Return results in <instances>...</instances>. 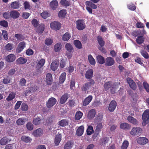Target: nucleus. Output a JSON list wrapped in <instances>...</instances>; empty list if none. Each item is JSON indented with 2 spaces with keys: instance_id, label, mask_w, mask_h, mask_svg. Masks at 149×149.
<instances>
[{
  "instance_id": "nucleus-1",
  "label": "nucleus",
  "mask_w": 149,
  "mask_h": 149,
  "mask_svg": "<svg viewBox=\"0 0 149 149\" xmlns=\"http://www.w3.org/2000/svg\"><path fill=\"white\" fill-rule=\"evenodd\" d=\"M118 84L116 83H113L112 81H110L105 82L104 85L105 90L107 91L110 88V92L112 94L115 93L116 89L118 88Z\"/></svg>"
},
{
  "instance_id": "nucleus-2",
  "label": "nucleus",
  "mask_w": 149,
  "mask_h": 149,
  "mask_svg": "<svg viewBox=\"0 0 149 149\" xmlns=\"http://www.w3.org/2000/svg\"><path fill=\"white\" fill-rule=\"evenodd\" d=\"M88 81V82L83 84L81 87V89L83 91L86 92V91L89 90L95 83L94 80H91Z\"/></svg>"
},
{
  "instance_id": "nucleus-3",
  "label": "nucleus",
  "mask_w": 149,
  "mask_h": 149,
  "mask_svg": "<svg viewBox=\"0 0 149 149\" xmlns=\"http://www.w3.org/2000/svg\"><path fill=\"white\" fill-rule=\"evenodd\" d=\"M76 28L79 31L84 29L86 27L85 22L83 19H78L76 22Z\"/></svg>"
},
{
  "instance_id": "nucleus-4",
  "label": "nucleus",
  "mask_w": 149,
  "mask_h": 149,
  "mask_svg": "<svg viewBox=\"0 0 149 149\" xmlns=\"http://www.w3.org/2000/svg\"><path fill=\"white\" fill-rule=\"evenodd\" d=\"M143 86L142 85L141 83L139 82L137 83L138 87L139 90L141 91H142L144 90V88L145 89L146 91L149 93V85L146 82L144 81L143 83Z\"/></svg>"
},
{
  "instance_id": "nucleus-5",
  "label": "nucleus",
  "mask_w": 149,
  "mask_h": 149,
  "mask_svg": "<svg viewBox=\"0 0 149 149\" xmlns=\"http://www.w3.org/2000/svg\"><path fill=\"white\" fill-rule=\"evenodd\" d=\"M142 129L139 127H133L130 131V134L133 136L137 135L140 134L142 132Z\"/></svg>"
},
{
  "instance_id": "nucleus-6",
  "label": "nucleus",
  "mask_w": 149,
  "mask_h": 149,
  "mask_svg": "<svg viewBox=\"0 0 149 149\" xmlns=\"http://www.w3.org/2000/svg\"><path fill=\"white\" fill-rule=\"evenodd\" d=\"M45 62V60L43 58L41 59L38 61L36 67V74H38L40 72V69H41L42 67L44 65Z\"/></svg>"
},
{
  "instance_id": "nucleus-7",
  "label": "nucleus",
  "mask_w": 149,
  "mask_h": 149,
  "mask_svg": "<svg viewBox=\"0 0 149 149\" xmlns=\"http://www.w3.org/2000/svg\"><path fill=\"white\" fill-rule=\"evenodd\" d=\"M61 24L57 21H54L50 23L51 28L56 31L59 30L61 28Z\"/></svg>"
},
{
  "instance_id": "nucleus-8",
  "label": "nucleus",
  "mask_w": 149,
  "mask_h": 149,
  "mask_svg": "<svg viewBox=\"0 0 149 149\" xmlns=\"http://www.w3.org/2000/svg\"><path fill=\"white\" fill-rule=\"evenodd\" d=\"M66 49L68 51L69 53L67 54L68 58V59L71 58V53L73 51V48L72 45L70 43H67L65 46Z\"/></svg>"
},
{
  "instance_id": "nucleus-9",
  "label": "nucleus",
  "mask_w": 149,
  "mask_h": 149,
  "mask_svg": "<svg viewBox=\"0 0 149 149\" xmlns=\"http://www.w3.org/2000/svg\"><path fill=\"white\" fill-rule=\"evenodd\" d=\"M57 102L56 99L53 97L49 98L46 103V105L48 108H51L54 106Z\"/></svg>"
},
{
  "instance_id": "nucleus-10",
  "label": "nucleus",
  "mask_w": 149,
  "mask_h": 149,
  "mask_svg": "<svg viewBox=\"0 0 149 149\" xmlns=\"http://www.w3.org/2000/svg\"><path fill=\"white\" fill-rule=\"evenodd\" d=\"M105 63L106 66H111L115 63V61L112 57H107L105 60Z\"/></svg>"
},
{
  "instance_id": "nucleus-11",
  "label": "nucleus",
  "mask_w": 149,
  "mask_h": 149,
  "mask_svg": "<svg viewBox=\"0 0 149 149\" xmlns=\"http://www.w3.org/2000/svg\"><path fill=\"white\" fill-rule=\"evenodd\" d=\"M93 75V70L92 69H90L86 72L85 74V77L86 79H88V81L91 80H93L92 79Z\"/></svg>"
},
{
  "instance_id": "nucleus-12",
  "label": "nucleus",
  "mask_w": 149,
  "mask_h": 149,
  "mask_svg": "<svg viewBox=\"0 0 149 149\" xmlns=\"http://www.w3.org/2000/svg\"><path fill=\"white\" fill-rule=\"evenodd\" d=\"M127 81L130 87L133 90H135L136 89L137 86L135 82L129 77L127 79Z\"/></svg>"
},
{
  "instance_id": "nucleus-13",
  "label": "nucleus",
  "mask_w": 149,
  "mask_h": 149,
  "mask_svg": "<svg viewBox=\"0 0 149 149\" xmlns=\"http://www.w3.org/2000/svg\"><path fill=\"white\" fill-rule=\"evenodd\" d=\"M26 47V43L24 41L20 42L16 48V52L18 53H20Z\"/></svg>"
},
{
  "instance_id": "nucleus-14",
  "label": "nucleus",
  "mask_w": 149,
  "mask_h": 149,
  "mask_svg": "<svg viewBox=\"0 0 149 149\" xmlns=\"http://www.w3.org/2000/svg\"><path fill=\"white\" fill-rule=\"evenodd\" d=\"M117 103L115 100H113L111 101L109 104L108 109L109 111L112 112L114 111L116 106Z\"/></svg>"
},
{
  "instance_id": "nucleus-15",
  "label": "nucleus",
  "mask_w": 149,
  "mask_h": 149,
  "mask_svg": "<svg viewBox=\"0 0 149 149\" xmlns=\"http://www.w3.org/2000/svg\"><path fill=\"white\" fill-rule=\"evenodd\" d=\"M11 139L8 136H5L0 140V145L4 146L6 145L8 142L10 141Z\"/></svg>"
},
{
  "instance_id": "nucleus-16",
  "label": "nucleus",
  "mask_w": 149,
  "mask_h": 149,
  "mask_svg": "<svg viewBox=\"0 0 149 149\" xmlns=\"http://www.w3.org/2000/svg\"><path fill=\"white\" fill-rule=\"evenodd\" d=\"M16 58L15 55L13 54H11L8 55L6 58V61L8 62H12L15 61Z\"/></svg>"
},
{
  "instance_id": "nucleus-17",
  "label": "nucleus",
  "mask_w": 149,
  "mask_h": 149,
  "mask_svg": "<svg viewBox=\"0 0 149 149\" xmlns=\"http://www.w3.org/2000/svg\"><path fill=\"white\" fill-rule=\"evenodd\" d=\"M59 62L57 60H54L52 62L51 64V68L53 71H55L57 69Z\"/></svg>"
},
{
  "instance_id": "nucleus-18",
  "label": "nucleus",
  "mask_w": 149,
  "mask_h": 149,
  "mask_svg": "<svg viewBox=\"0 0 149 149\" xmlns=\"http://www.w3.org/2000/svg\"><path fill=\"white\" fill-rule=\"evenodd\" d=\"M138 143L141 145H144L148 142V140L146 137H140L137 139Z\"/></svg>"
},
{
  "instance_id": "nucleus-19",
  "label": "nucleus",
  "mask_w": 149,
  "mask_h": 149,
  "mask_svg": "<svg viewBox=\"0 0 149 149\" xmlns=\"http://www.w3.org/2000/svg\"><path fill=\"white\" fill-rule=\"evenodd\" d=\"M53 81L52 75L50 73L47 74L46 78V82L48 85H51Z\"/></svg>"
},
{
  "instance_id": "nucleus-20",
  "label": "nucleus",
  "mask_w": 149,
  "mask_h": 149,
  "mask_svg": "<svg viewBox=\"0 0 149 149\" xmlns=\"http://www.w3.org/2000/svg\"><path fill=\"white\" fill-rule=\"evenodd\" d=\"M127 119L130 123L134 125H137L139 124L138 121L136 118L132 116H128Z\"/></svg>"
},
{
  "instance_id": "nucleus-21",
  "label": "nucleus",
  "mask_w": 149,
  "mask_h": 149,
  "mask_svg": "<svg viewBox=\"0 0 149 149\" xmlns=\"http://www.w3.org/2000/svg\"><path fill=\"white\" fill-rule=\"evenodd\" d=\"M58 6V2L56 0H53L50 2L49 6L53 10H56Z\"/></svg>"
},
{
  "instance_id": "nucleus-22",
  "label": "nucleus",
  "mask_w": 149,
  "mask_h": 149,
  "mask_svg": "<svg viewBox=\"0 0 149 149\" xmlns=\"http://www.w3.org/2000/svg\"><path fill=\"white\" fill-rule=\"evenodd\" d=\"M93 99V97L91 95L88 96L84 100L83 102V105L85 106L88 105L91 101Z\"/></svg>"
},
{
  "instance_id": "nucleus-23",
  "label": "nucleus",
  "mask_w": 149,
  "mask_h": 149,
  "mask_svg": "<svg viewBox=\"0 0 149 149\" xmlns=\"http://www.w3.org/2000/svg\"><path fill=\"white\" fill-rule=\"evenodd\" d=\"M96 113V111L95 109H91L88 111V118L89 119H93L95 117Z\"/></svg>"
},
{
  "instance_id": "nucleus-24",
  "label": "nucleus",
  "mask_w": 149,
  "mask_h": 149,
  "mask_svg": "<svg viewBox=\"0 0 149 149\" xmlns=\"http://www.w3.org/2000/svg\"><path fill=\"white\" fill-rule=\"evenodd\" d=\"M74 144V142L72 141H69L65 144L64 149H71Z\"/></svg>"
},
{
  "instance_id": "nucleus-25",
  "label": "nucleus",
  "mask_w": 149,
  "mask_h": 149,
  "mask_svg": "<svg viewBox=\"0 0 149 149\" xmlns=\"http://www.w3.org/2000/svg\"><path fill=\"white\" fill-rule=\"evenodd\" d=\"M11 18L15 19L18 18L19 15L20 13L16 10H13L10 11Z\"/></svg>"
},
{
  "instance_id": "nucleus-26",
  "label": "nucleus",
  "mask_w": 149,
  "mask_h": 149,
  "mask_svg": "<svg viewBox=\"0 0 149 149\" xmlns=\"http://www.w3.org/2000/svg\"><path fill=\"white\" fill-rule=\"evenodd\" d=\"M84 127L81 125L78 127L76 131V134L78 136H81L84 133Z\"/></svg>"
},
{
  "instance_id": "nucleus-27",
  "label": "nucleus",
  "mask_w": 149,
  "mask_h": 149,
  "mask_svg": "<svg viewBox=\"0 0 149 149\" xmlns=\"http://www.w3.org/2000/svg\"><path fill=\"white\" fill-rule=\"evenodd\" d=\"M68 93H64V94L62 96L60 99V103L62 104L65 103L68 98Z\"/></svg>"
},
{
  "instance_id": "nucleus-28",
  "label": "nucleus",
  "mask_w": 149,
  "mask_h": 149,
  "mask_svg": "<svg viewBox=\"0 0 149 149\" xmlns=\"http://www.w3.org/2000/svg\"><path fill=\"white\" fill-rule=\"evenodd\" d=\"M33 123L35 125H39L42 123L41 118L38 116L34 118L33 121Z\"/></svg>"
},
{
  "instance_id": "nucleus-29",
  "label": "nucleus",
  "mask_w": 149,
  "mask_h": 149,
  "mask_svg": "<svg viewBox=\"0 0 149 149\" xmlns=\"http://www.w3.org/2000/svg\"><path fill=\"white\" fill-rule=\"evenodd\" d=\"M130 127V125L126 123H121L120 125V128L124 130H129Z\"/></svg>"
},
{
  "instance_id": "nucleus-30",
  "label": "nucleus",
  "mask_w": 149,
  "mask_h": 149,
  "mask_svg": "<svg viewBox=\"0 0 149 149\" xmlns=\"http://www.w3.org/2000/svg\"><path fill=\"white\" fill-rule=\"evenodd\" d=\"M143 120H149V109L146 110L143 113L142 116Z\"/></svg>"
},
{
  "instance_id": "nucleus-31",
  "label": "nucleus",
  "mask_w": 149,
  "mask_h": 149,
  "mask_svg": "<svg viewBox=\"0 0 149 149\" xmlns=\"http://www.w3.org/2000/svg\"><path fill=\"white\" fill-rule=\"evenodd\" d=\"M43 133V131L41 128H38L33 131V135L36 137H38L41 135Z\"/></svg>"
},
{
  "instance_id": "nucleus-32",
  "label": "nucleus",
  "mask_w": 149,
  "mask_h": 149,
  "mask_svg": "<svg viewBox=\"0 0 149 149\" xmlns=\"http://www.w3.org/2000/svg\"><path fill=\"white\" fill-rule=\"evenodd\" d=\"M11 8L13 9H17L20 7V4L18 1H16L12 2L10 5Z\"/></svg>"
},
{
  "instance_id": "nucleus-33",
  "label": "nucleus",
  "mask_w": 149,
  "mask_h": 149,
  "mask_svg": "<svg viewBox=\"0 0 149 149\" xmlns=\"http://www.w3.org/2000/svg\"><path fill=\"white\" fill-rule=\"evenodd\" d=\"M27 61L26 59L22 57H20L17 60L16 62L17 64L20 65L26 63Z\"/></svg>"
},
{
  "instance_id": "nucleus-34",
  "label": "nucleus",
  "mask_w": 149,
  "mask_h": 149,
  "mask_svg": "<svg viewBox=\"0 0 149 149\" xmlns=\"http://www.w3.org/2000/svg\"><path fill=\"white\" fill-rule=\"evenodd\" d=\"M96 58L97 62L99 63L102 64L105 63L104 58L102 56L99 55L97 56Z\"/></svg>"
},
{
  "instance_id": "nucleus-35",
  "label": "nucleus",
  "mask_w": 149,
  "mask_h": 149,
  "mask_svg": "<svg viewBox=\"0 0 149 149\" xmlns=\"http://www.w3.org/2000/svg\"><path fill=\"white\" fill-rule=\"evenodd\" d=\"M94 3H93L91 1H86L85 3L86 5L88 6H89V7H91V8L93 9H96L97 8V6Z\"/></svg>"
},
{
  "instance_id": "nucleus-36",
  "label": "nucleus",
  "mask_w": 149,
  "mask_h": 149,
  "mask_svg": "<svg viewBox=\"0 0 149 149\" xmlns=\"http://www.w3.org/2000/svg\"><path fill=\"white\" fill-rule=\"evenodd\" d=\"M94 3H93L91 1H86L85 3L86 5L88 6H89V7H91V8L93 9H96L97 8V6Z\"/></svg>"
},
{
  "instance_id": "nucleus-37",
  "label": "nucleus",
  "mask_w": 149,
  "mask_h": 149,
  "mask_svg": "<svg viewBox=\"0 0 149 149\" xmlns=\"http://www.w3.org/2000/svg\"><path fill=\"white\" fill-rule=\"evenodd\" d=\"M94 3H93L91 1H86L85 3L86 5L88 6H89V7H91V8L93 9H96L97 8V6Z\"/></svg>"
},
{
  "instance_id": "nucleus-38",
  "label": "nucleus",
  "mask_w": 149,
  "mask_h": 149,
  "mask_svg": "<svg viewBox=\"0 0 149 149\" xmlns=\"http://www.w3.org/2000/svg\"><path fill=\"white\" fill-rule=\"evenodd\" d=\"M97 39L100 46H104L105 42L101 36H98L97 38Z\"/></svg>"
},
{
  "instance_id": "nucleus-39",
  "label": "nucleus",
  "mask_w": 149,
  "mask_h": 149,
  "mask_svg": "<svg viewBox=\"0 0 149 149\" xmlns=\"http://www.w3.org/2000/svg\"><path fill=\"white\" fill-rule=\"evenodd\" d=\"M61 139V134H57L55 138L54 142L56 146H58L60 143Z\"/></svg>"
},
{
  "instance_id": "nucleus-40",
  "label": "nucleus",
  "mask_w": 149,
  "mask_h": 149,
  "mask_svg": "<svg viewBox=\"0 0 149 149\" xmlns=\"http://www.w3.org/2000/svg\"><path fill=\"white\" fill-rule=\"evenodd\" d=\"M109 140V137L107 136L103 137L100 140L101 144L102 145H105L108 143Z\"/></svg>"
},
{
  "instance_id": "nucleus-41",
  "label": "nucleus",
  "mask_w": 149,
  "mask_h": 149,
  "mask_svg": "<svg viewBox=\"0 0 149 149\" xmlns=\"http://www.w3.org/2000/svg\"><path fill=\"white\" fill-rule=\"evenodd\" d=\"M66 73L65 72L62 73L59 79V83L63 84L65 81L66 78Z\"/></svg>"
},
{
  "instance_id": "nucleus-42",
  "label": "nucleus",
  "mask_w": 149,
  "mask_h": 149,
  "mask_svg": "<svg viewBox=\"0 0 149 149\" xmlns=\"http://www.w3.org/2000/svg\"><path fill=\"white\" fill-rule=\"evenodd\" d=\"M74 44L75 47L78 49L82 48V44L81 42L78 40H75L74 41Z\"/></svg>"
},
{
  "instance_id": "nucleus-43",
  "label": "nucleus",
  "mask_w": 149,
  "mask_h": 149,
  "mask_svg": "<svg viewBox=\"0 0 149 149\" xmlns=\"http://www.w3.org/2000/svg\"><path fill=\"white\" fill-rule=\"evenodd\" d=\"M15 93L13 92H11L9 94L8 96L6 98V100L8 101L12 100L15 98Z\"/></svg>"
},
{
  "instance_id": "nucleus-44",
  "label": "nucleus",
  "mask_w": 149,
  "mask_h": 149,
  "mask_svg": "<svg viewBox=\"0 0 149 149\" xmlns=\"http://www.w3.org/2000/svg\"><path fill=\"white\" fill-rule=\"evenodd\" d=\"M88 60L90 63L91 65H95L96 62L95 59L93 57L92 55L89 54L88 56Z\"/></svg>"
},
{
  "instance_id": "nucleus-45",
  "label": "nucleus",
  "mask_w": 149,
  "mask_h": 149,
  "mask_svg": "<svg viewBox=\"0 0 149 149\" xmlns=\"http://www.w3.org/2000/svg\"><path fill=\"white\" fill-rule=\"evenodd\" d=\"M83 115L82 112L80 111H77L75 115V119L76 120H79L82 117Z\"/></svg>"
},
{
  "instance_id": "nucleus-46",
  "label": "nucleus",
  "mask_w": 149,
  "mask_h": 149,
  "mask_svg": "<svg viewBox=\"0 0 149 149\" xmlns=\"http://www.w3.org/2000/svg\"><path fill=\"white\" fill-rule=\"evenodd\" d=\"M45 26L43 24H40L37 29V32L39 33H42L44 29H45Z\"/></svg>"
},
{
  "instance_id": "nucleus-47",
  "label": "nucleus",
  "mask_w": 149,
  "mask_h": 149,
  "mask_svg": "<svg viewBox=\"0 0 149 149\" xmlns=\"http://www.w3.org/2000/svg\"><path fill=\"white\" fill-rule=\"evenodd\" d=\"M71 38V35L68 32L65 33L63 36L62 39L64 41L68 40Z\"/></svg>"
},
{
  "instance_id": "nucleus-48",
  "label": "nucleus",
  "mask_w": 149,
  "mask_h": 149,
  "mask_svg": "<svg viewBox=\"0 0 149 149\" xmlns=\"http://www.w3.org/2000/svg\"><path fill=\"white\" fill-rule=\"evenodd\" d=\"M21 140L25 143L30 142L32 139L29 136H23L21 137Z\"/></svg>"
},
{
  "instance_id": "nucleus-49",
  "label": "nucleus",
  "mask_w": 149,
  "mask_h": 149,
  "mask_svg": "<svg viewBox=\"0 0 149 149\" xmlns=\"http://www.w3.org/2000/svg\"><path fill=\"white\" fill-rule=\"evenodd\" d=\"M15 37L17 39V40L20 41H22L25 39L24 36L21 34H16L15 35Z\"/></svg>"
},
{
  "instance_id": "nucleus-50",
  "label": "nucleus",
  "mask_w": 149,
  "mask_h": 149,
  "mask_svg": "<svg viewBox=\"0 0 149 149\" xmlns=\"http://www.w3.org/2000/svg\"><path fill=\"white\" fill-rule=\"evenodd\" d=\"M3 17L6 19H8L11 18L10 12H5L3 14Z\"/></svg>"
},
{
  "instance_id": "nucleus-51",
  "label": "nucleus",
  "mask_w": 149,
  "mask_h": 149,
  "mask_svg": "<svg viewBox=\"0 0 149 149\" xmlns=\"http://www.w3.org/2000/svg\"><path fill=\"white\" fill-rule=\"evenodd\" d=\"M13 44L10 43L7 44L5 46L4 48L6 51H10L13 49Z\"/></svg>"
},
{
  "instance_id": "nucleus-52",
  "label": "nucleus",
  "mask_w": 149,
  "mask_h": 149,
  "mask_svg": "<svg viewBox=\"0 0 149 149\" xmlns=\"http://www.w3.org/2000/svg\"><path fill=\"white\" fill-rule=\"evenodd\" d=\"M87 134L88 135H91L94 132L93 127L92 126L89 125L88 126L86 130Z\"/></svg>"
},
{
  "instance_id": "nucleus-53",
  "label": "nucleus",
  "mask_w": 149,
  "mask_h": 149,
  "mask_svg": "<svg viewBox=\"0 0 149 149\" xmlns=\"http://www.w3.org/2000/svg\"><path fill=\"white\" fill-rule=\"evenodd\" d=\"M144 38L143 36H140L136 38V41L138 44H141L144 42Z\"/></svg>"
},
{
  "instance_id": "nucleus-54",
  "label": "nucleus",
  "mask_w": 149,
  "mask_h": 149,
  "mask_svg": "<svg viewBox=\"0 0 149 149\" xmlns=\"http://www.w3.org/2000/svg\"><path fill=\"white\" fill-rule=\"evenodd\" d=\"M66 13L65 10H61L58 13V16L60 17H64L65 16Z\"/></svg>"
},
{
  "instance_id": "nucleus-55",
  "label": "nucleus",
  "mask_w": 149,
  "mask_h": 149,
  "mask_svg": "<svg viewBox=\"0 0 149 149\" xmlns=\"http://www.w3.org/2000/svg\"><path fill=\"white\" fill-rule=\"evenodd\" d=\"M140 52L142 55L145 59H147L149 58V56L148 53L143 50H141Z\"/></svg>"
},
{
  "instance_id": "nucleus-56",
  "label": "nucleus",
  "mask_w": 149,
  "mask_h": 149,
  "mask_svg": "<svg viewBox=\"0 0 149 149\" xmlns=\"http://www.w3.org/2000/svg\"><path fill=\"white\" fill-rule=\"evenodd\" d=\"M54 116H52L50 117H48L46 120V122L47 125H51L53 122V120L54 118Z\"/></svg>"
},
{
  "instance_id": "nucleus-57",
  "label": "nucleus",
  "mask_w": 149,
  "mask_h": 149,
  "mask_svg": "<svg viewBox=\"0 0 149 149\" xmlns=\"http://www.w3.org/2000/svg\"><path fill=\"white\" fill-rule=\"evenodd\" d=\"M61 4L64 6H68L70 5V3L67 0H61L60 1Z\"/></svg>"
},
{
  "instance_id": "nucleus-58",
  "label": "nucleus",
  "mask_w": 149,
  "mask_h": 149,
  "mask_svg": "<svg viewBox=\"0 0 149 149\" xmlns=\"http://www.w3.org/2000/svg\"><path fill=\"white\" fill-rule=\"evenodd\" d=\"M62 45L60 43H57L54 46V51L56 52L59 51L61 49Z\"/></svg>"
},
{
  "instance_id": "nucleus-59",
  "label": "nucleus",
  "mask_w": 149,
  "mask_h": 149,
  "mask_svg": "<svg viewBox=\"0 0 149 149\" xmlns=\"http://www.w3.org/2000/svg\"><path fill=\"white\" fill-rule=\"evenodd\" d=\"M102 128V123H99L98 124L96 127V129L95 130V132L97 133V134H99L100 132L101 131V129Z\"/></svg>"
},
{
  "instance_id": "nucleus-60",
  "label": "nucleus",
  "mask_w": 149,
  "mask_h": 149,
  "mask_svg": "<svg viewBox=\"0 0 149 149\" xmlns=\"http://www.w3.org/2000/svg\"><path fill=\"white\" fill-rule=\"evenodd\" d=\"M24 119H25L22 118H19L16 121L17 124L19 125H24L25 122V121L24 120Z\"/></svg>"
},
{
  "instance_id": "nucleus-61",
  "label": "nucleus",
  "mask_w": 149,
  "mask_h": 149,
  "mask_svg": "<svg viewBox=\"0 0 149 149\" xmlns=\"http://www.w3.org/2000/svg\"><path fill=\"white\" fill-rule=\"evenodd\" d=\"M129 145V142L127 141H124L121 146V149H127Z\"/></svg>"
},
{
  "instance_id": "nucleus-62",
  "label": "nucleus",
  "mask_w": 149,
  "mask_h": 149,
  "mask_svg": "<svg viewBox=\"0 0 149 149\" xmlns=\"http://www.w3.org/2000/svg\"><path fill=\"white\" fill-rule=\"evenodd\" d=\"M59 125L62 127L68 125V123L65 119H63L58 122Z\"/></svg>"
},
{
  "instance_id": "nucleus-63",
  "label": "nucleus",
  "mask_w": 149,
  "mask_h": 149,
  "mask_svg": "<svg viewBox=\"0 0 149 149\" xmlns=\"http://www.w3.org/2000/svg\"><path fill=\"white\" fill-rule=\"evenodd\" d=\"M2 35L3 39L5 40H8V35L7 32L6 30H3L2 31Z\"/></svg>"
},
{
  "instance_id": "nucleus-64",
  "label": "nucleus",
  "mask_w": 149,
  "mask_h": 149,
  "mask_svg": "<svg viewBox=\"0 0 149 149\" xmlns=\"http://www.w3.org/2000/svg\"><path fill=\"white\" fill-rule=\"evenodd\" d=\"M53 42V40L50 38H47L45 41V44L47 45H51Z\"/></svg>"
}]
</instances>
